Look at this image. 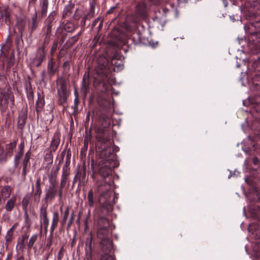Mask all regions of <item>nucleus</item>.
Wrapping results in <instances>:
<instances>
[{
  "instance_id": "f257e3e1",
  "label": "nucleus",
  "mask_w": 260,
  "mask_h": 260,
  "mask_svg": "<svg viewBox=\"0 0 260 260\" xmlns=\"http://www.w3.org/2000/svg\"><path fill=\"white\" fill-rule=\"evenodd\" d=\"M101 127L96 129V159H92L91 166L93 171L92 177L96 173L104 178L111 174L113 168L117 167L118 163L116 155L114 153V147L110 140V133L107 127L110 124L109 118L101 115L99 118Z\"/></svg>"
},
{
  "instance_id": "f03ea898",
  "label": "nucleus",
  "mask_w": 260,
  "mask_h": 260,
  "mask_svg": "<svg viewBox=\"0 0 260 260\" xmlns=\"http://www.w3.org/2000/svg\"><path fill=\"white\" fill-rule=\"evenodd\" d=\"M96 190L99 194V202L101 209L105 210L107 212L111 211L117 197L115 195L112 196L111 185L104 180L98 181Z\"/></svg>"
},
{
  "instance_id": "7ed1b4c3",
  "label": "nucleus",
  "mask_w": 260,
  "mask_h": 260,
  "mask_svg": "<svg viewBox=\"0 0 260 260\" xmlns=\"http://www.w3.org/2000/svg\"><path fill=\"white\" fill-rule=\"evenodd\" d=\"M68 83L63 78H59L56 81L57 102L59 105L64 106L70 94Z\"/></svg>"
},
{
  "instance_id": "20e7f679",
  "label": "nucleus",
  "mask_w": 260,
  "mask_h": 260,
  "mask_svg": "<svg viewBox=\"0 0 260 260\" xmlns=\"http://www.w3.org/2000/svg\"><path fill=\"white\" fill-rule=\"evenodd\" d=\"M251 114L255 117L256 120L254 121L252 123V129L254 134L260 137V103L256 104L253 106L251 110Z\"/></svg>"
},
{
  "instance_id": "39448f33",
  "label": "nucleus",
  "mask_w": 260,
  "mask_h": 260,
  "mask_svg": "<svg viewBox=\"0 0 260 260\" xmlns=\"http://www.w3.org/2000/svg\"><path fill=\"white\" fill-rule=\"evenodd\" d=\"M98 65L96 68L98 74L102 75L103 77H107L109 72L108 59L104 57L100 56L98 59Z\"/></svg>"
},
{
  "instance_id": "423d86ee",
  "label": "nucleus",
  "mask_w": 260,
  "mask_h": 260,
  "mask_svg": "<svg viewBox=\"0 0 260 260\" xmlns=\"http://www.w3.org/2000/svg\"><path fill=\"white\" fill-rule=\"evenodd\" d=\"M12 11L7 6H0V22L4 21L5 23L10 25L11 24V17Z\"/></svg>"
},
{
  "instance_id": "0eeeda50",
  "label": "nucleus",
  "mask_w": 260,
  "mask_h": 260,
  "mask_svg": "<svg viewBox=\"0 0 260 260\" xmlns=\"http://www.w3.org/2000/svg\"><path fill=\"white\" fill-rule=\"evenodd\" d=\"M17 141V139L14 140L13 141L6 144L4 148L5 155L1 158L2 161H7L8 158L13 155L14 151L16 148Z\"/></svg>"
},
{
  "instance_id": "6e6552de",
  "label": "nucleus",
  "mask_w": 260,
  "mask_h": 260,
  "mask_svg": "<svg viewBox=\"0 0 260 260\" xmlns=\"http://www.w3.org/2000/svg\"><path fill=\"white\" fill-rule=\"evenodd\" d=\"M260 41V37L258 34L256 32L251 33L248 38V46L249 48L255 53L254 49L257 47V43Z\"/></svg>"
},
{
  "instance_id": "1a4fd4ad",
  "label": "nucleus",
  "mask_w": 260,
  "mask_h": 260,
  "mask_svg": "<svg viewBox=\"0 0 260 260\" xmlns=\"http://www.w3.org/2000/svg\"><path fill=\"white\" fill-rule=\"evenodd\" d=\"M11 95V92L0 89V109L5 111L8 107V100Z\"/></svg>"
},
{
  "instance_id": "9d476101",
  "label": "nucleus",
  "mask_w": 260,
  "mask_h": 260,
  "mask_svg": "<svg viewBox=\"0 0 260 260\" xmlns=\"http://www.w3.org/2000/svg\"><path fill=\"white\" fill-rule=\"evenodd\" d=\"M27 117V109L26 107L22 108L18 116L17 121L18 128L23 130L26 123V121Z\"/></svg>"
},
{
  "instance_id": "9b49d317",
  "label": "nucleus",
  "mask_w": 260,
  "mask_h": 260,
  "mask_svg": "<svg viewBox=\"0 0 260 260\" xmlns=\"http://www.w3.org/2000/svg\"><path fill=\"white\" fill-rule=\"evenodd\" d=\"M92 236L90 233L86 238L85 240V254L86 258L87 260H91L92 258Z\"/></svg>"
},
{
  "instance_id": "f8f14e48",
  "label": "nucleus",
  "mask_w": 260,
  "mask_h": 260,
  "mask_svg": "<svg viewBox=\"0 0 260 260\" xmlns=\"http://www.w3.org/2000/svg\"><path fill=\"white\" fill-rule=\"evenodd\" d=\"M57 193V189L56 188L51 187L48 186V187L45 189V197L43 201L45 202V204H47L48 201H52Z\"/></svg>"
},
{
  "instance_id": "ddd939ff",
  "label": "nucleus",
  "mask_w": 260,
  "mask_h": 260,
  "mask_svg": "<svg viewBox=\"0 0 260 260\" xmlns=\"http://www.w3.org/2000/svg\"><path fill=\"white\" fill-rule=\"evenodd\" d=\"M250 25L258 30L260 29V15L257 12L250 13L248 16Z\"/></svg>"
},
{
  "instance_id": "4468645a",
  "label": "nucleus",
  "mask_w": 260,
  "mask_h": 260,
  "mask_svg": "<svg viewBox=\"0 0 260 260\" xmlns=\"http://www.w3.org/2000/svg\"><path fill=\"white\" fill-rule=\"evenodd\" d=\"M24 142L22 141L18 145V151L15 154L14 158V165L15 167H17L19 164V160L22 158L24 154Z\"/></svg>"
},
{
  "instance_id": "2eb2a0df",
  "label": "nucleus",
  "mask_w": 260,
  "mask_h": 260,
  "mask_svg": "<svg viewBox=\"0 0 260 260\" xmlns=\"http://www.w3.org/2000/svg\"><path fill=\"white\" fill-rule=\"evenodd\" d=\"M70 173V168H62L60 183L61 189H63L67 183H69Z\"/></svg>"
},
{
  "instance_id": "dca6fc26",
  "label": "nucleus",
  "mask_w": 260,
  "mask_h": 260,
  "mask_svg": "<svg viewBox=\"0 0 260 260\" xmlns=\"http://www.w3.org/2000/svg\"><path fill=\"white\" fill-rule=\"evenodd\" d=\"M12 191V188L9 185L5 186L0 189V205L10 196Z\"/></svg>"
},
{
  "instance_id": "f3484780",
  "label": "nucleus",
  "mask_w": 260,
  "mask_h": 260,
  "mask_svg": "<svg viewBox=\"0 0 260 260\" xmlns=\"http://www.w3.org/2000/svg\"><path fill=\"white\" fill-rule=\"evenodd\" d=\"M100 245L101 250L104 253V254H108L113 248L112 241L110 238L101 241Z\"/></svg>"
},
{
  "instance_id": "a211bd4d",
  "label": "nucleus",
  "mask_w": 260,
  "mask_h": 260,
  "mask_svg": "<svg viewBox=\"0 0 260 260\" xmlns=\"http://www.w3.org/2000/svg\"><path fill=\"white\" fill-rule=\"evenodd\" d=\"M248 231L256 239H260V226L256 223H252L249 225Z\"/></svg>"
},
{
  "instance_id": "6ab92c4d",
  "label": "nucleus",
  "mask_w": 260,
  "mask_h": 260,
  "mask_svg": "<svg viewBox=\"0 0 260 260\" xmlns=\"http://www.w3.org/2000/svg\"><path fill=\"white\" fill-rule=\"evenodd\" d=\"M26 26V19L24 17H17L16 27L19 35L22 37Z\"/></svg>"
},
{
  "instance_id": "aec40b11",
  "label": "nucleus",
  "mask_w": 260,
  "mask_h": 260,
  "mask_svg": "<svg viewBox=\"0 0 260 260\" xmlns=\"http://www.w3.org/2000/svg\"><path fill=\"white\" fill-rule=\"evenodd\" d=\"M43 30L44 32L43 35L44 37L43 46L45 47L49 43L51 37L52 28H50L49 25L48 26H45L43 28Z\"/></svg>"
},
{
  "instance_id": "412c9836",
  "label": "nucleus",
  "mask_w": 260,
  "mask_h": 260,
  "mask_svg": "<svg viewBox=\"0 0 260 260\" xmlns=\"http://www.w3.org/2000/svg\"><path fill=\"white\" fill-rule=\"evenodd\" d=\"M89 74H85L82 80L81 90L84 94L86 95L89 91Z\"/></svg>"
},
{
  "instance_id": "4be33fe9",
  "label": "nucleus",
  "mask_w": 260,
  "mask_h": 260,
  "mask_svg": "<svg viewBox=\"0 0 260 260\" xmlns=\"http://www.w3.org/2000/svg\"><path fill=\"white\" fill-rule=\"evenodd\" d=\"M97 237L101 241L109 239L108 228H98Z\"/></svg>"
},
{
  "instance_id": "5701e85b",
  "label": "nucleus",
  "mask_w": 260,
  "mask_h": 260,
  "mask_svg": "<svg viewBox=\"0 0 260 260\" xmlns=\"http://www.w3.org/2000/svg\"><path fill=\"white\" fill-rule=\"evenodd\" d=\"M59 219V213L57 211L54 212L52 214L51 224L50 229V233H51V234H53L54 230L57 228Z\"/></svg>"
},
{
  "instance_id": "b1692460",
  "label": "nucleus",
  "mask_w": 260,
  "mask_h": 260,
  "mask_svg": "<svg viewBox=\"0 0 260 260\" xmlns=\"http://www.w3.org/2000/svg\"><path fill=\"white\" fill-rule=\"evenodd\" d=\"M39 23V21L38 19L37 12L33 14L31 17V20L28 24V28L30 29V32H32L38 27Z\"/></svg>"
},
{
  "instance_id": "393cba45",
  "label": "nucleus",
  "mask_w": 260,
  "mask_h": 260,
  "mask_svg": "<svg viewBox=\"0 0 260 260\" xmlns=\"http://www.w3.org/2000/svg\"><path fill=\"white\" fill-rule=\"evenodd\" d=\"M96 4V0H90L89 10L88 13L85 16V19H90L94 17L95 14V6Z\"/></svg>"
},
{
  "instance_id": "a878e982",
  "label": "nucleus",
  "mask_w": 260,
  "mask_h": 260,
  "mask_svg": "<svg viewBox=\"0 0 260 260\" xmlns=\"http://www.w3.org/2000/svg\"><path fill=\"white\" fill-rule=\"evenodd\" d=\"M253 251L251 254L252 258H260V242H255L252 246Z\"/></svg>"
},
{
  "instance_id": "bb28decb",
  "label": "nucleus",
  "mask_w": 260,
  "mask_h": 260,
  "mask_svg": "<svg viewBox=\"0 0 260 260\" xmlns=\"http://www.w3.org/2000/svg\"><path fill=\"white\" fill-rule=\"evenodd\" d=\"M46 55L45 47L42 46L38 50L36 59L39 61L37 67H39L43 60L44 59Z\"/></svg>"
},
{
  "instance_id": "cd10ccee",
  "label": "nucleus",
  "mask_w": 260,
  "mask_h": 260,
  "mask_svg": "<svg viewBox=\"0 0 260 260\" xmlns=\"http://www.w3.org/2000/svg\"><path fill=\"white\" fill-rule=\"evenodd\" d=\"M251 88L260 91V75H255L251 79Z\"/></svg>"
},
{
  "instance_id": "c85d7f7f",
  "label": "nucleus",
  "mask_w": 260,
  "mask_h": 260,
  "mask_svg": "<svg viewBox=\"0 0 260 260\" xmlns=\"http://www.w3.org/2000/svg\"><path fill=\"white\" fill-rule=\"evenodd\" d=\"M60 143V138L58 135H54L50 146L49 150L51 152H54L57 149Z\"/></svg>"
},
{
  "instance_id": "c756f323",
  "label": "nucleus",
  "mask_w": 260,
  "mask_h": 260,
  "mask_svg": "<svg viewBox=\"0 0 260 260\" xmlns=\"http://www.w3.org/2000/svg\"><path fill=\"white\" fill-rule=\"evenodd\" d=\"M16 198L15 196H12L6 203L5 208L7 211L10 212L14 208Z\"/></svg>"
},
{
  "instance_id": "7c9ffc66",
  "label": "nucleus",
  "mask_w": 260,
  "mask_h": 260,
  "mask_svg": "<svg viewBox=\"0 0 260 260\" xmlns=\"http://www.w3.org/2000/svg\"><path fill=\"white\" fill-rule=\"evenodd\" d=\"M74 8V5L71 3L67 5L64 8L62 17L63 18L68 17L71 16L72 14V10Z\"/></svg>"
},
{
  "instance_id": "2f4dec72",
  "label": "nucleus",
  "mask_w": 260,
  "mask_h": 260,
  "mask_svg": "<svg viewBox=\"0 0 260 260\" xmlns=\"http://www.w3.org/2000/svg\"><path fill=\"white\" fill-rule=\"evenodd\" d=\"M45 104V101L43 97H41L40 94H38V101L36 102V111L40 112Z\"/></svg>"
},
{
  "instance_id": "473e14b6",
  "label": "nucleus",
  "mask_w": 260,
  "mask_h": 260,
  "mask_svg": "<svg viewBox=\"0 0 260 260\" xmlns=\"http://www.w3.org/2000/svg\"><path fill=\"white\" fill-rule=\"evenodd\" d=\"M47 207H48V204H44L41 206V207L40 209V213H39V218L40 219L48 218L47 211Z\"/></svg>"
},
{
  "instance_id": "72a5a7b5",
  "label": "nucleus",
  "mask_w": 260,
  "mask_h": 260,
  "mask_svg": "<svg viewBox=\"0 0 260 260\" xmlns=\"http://www.w3.org/2000/svg\"><path fill=\"white\" fill-rule=\"evenodd\" d=\"M49 222V218L40 219V234L42 233L43 229H44L45 232L46 233H47V232L48 231Z\"/></svg>"
},
{
  "instance_id": "f704fd0d",
  "label": "nucleus",
  "mask_w": 260,
  "mask_h": 260,
  "mask_svg": "<svg viewBox=\"0 0 260 260\" xmlns=\"http://www.w3.org/2000/svg\"><path fill=\"white\" fill-rule=\"evenodd\" d=\"M109 226L108 220L104 217H101L98 219V228H108Z\"/></svg>"
},
{
  "instance_id": "c9c22d12",
  "label": "nucleus",
  "mask_w": 260,
  "mask_h": 260,
  "mask_svg": "<svg viewBox=\"0 0 260 260\" xmlns=\"http://www.w3.org/2000/svg\"><path fill=\"white\" fill-rule=\"evenodd\" d=\"M42 17L46 15L48 7V0H41L40 3Z\"/></svg>"
},
{
  "instance_id": "e433bc0d",
  "label": "nucleus",
  "mask_w": 260,
  "mask_h": 260,
  "mask_svg": "<svg viewBox=\"0 0 260 260\" xmlns=\"http://www.w3.org/2000/svg\"><path fill=\"white\" fill-rule=\"evenodd\" d=\"M56 15V14L55 12H52L46 20V25L45 26H48L49 25L50 26V28H52L53 26V22L55 20Z\"/></svg>"
},
{
  "instance_id": "4c0bfd02",
  "label": "nucleus",
  "mask_w": 260,
  "mask_h": 260,
  "mask_svg": "<svg viewBox=\"0 0 260 260\" xmlns=\"http://www.w3.org/2000/svg\"><path fill=\"white\" fill-rule=\"evenodd\" d=\"M30 196L28 194L24 197L22 201V206L23 211L27 210V207L30 203Z\"/></svg>"
},
{
  "instance_id": "58836bf2",
  "label": "nucleus",
  "mask_w": 260,
  "mask_h": 260,
  "mask_svg": "<svg viewBox=\"0 0 260 260\" xmlns=\"http://www.w3.org/2000/svg\"><path fill=\"white\" fill-rule=\"evenodd\" d=\"M87 200L88 206L92 207L94 206V201L93 198V192L92 189H90L87 194Z\"/></svg>"
},
{
  "instance_id": "ea45409f",
  "label": "nucleus",
  "mask_w": 260,
  "mask_h": 260,
  "mask_svg": "<svg viewBox=\"0 0 260 260\" xmlns=\"http://www.w3.org/2000/svg\"><path fill=\"white\" fill-rule=\"evenodd\" d=\"M137 13L141 16H143L145 14V7L143 4H138L136 7Z\"/></svg>"
},
{
  "instance_id": "a19ab883",
  "label": "nucleus",
  "mask_w": 260,
  "mask_h": 260,
  "mask_svg": "<svg viewBox=\"0 0 260 260\" xmlns=\"http://www.w3.org/2000/svg\"><path fill=\"white\" fill-rule=\"evenodd\" d=\"M30 165H27L25 164L22 165L21 176L23 179L25 180L26 175L30 171Z\"/></svg>"
},
{
  "instance_id": "79ce46f5",
  "label": "nucleus",
  "mask_w": 260,
  "mask_h": 260,
  "mask_svg": "<svg viewBox=\"0 0 260 260\" xmlns=\"http://www.w3.org/2000/svg\"><path fill=\"white\" fill-rule=\"evenodd\" d=\"M69 207H67L63 213L62 218L61 220V224L62 226H64L67 222V219L69 215Z\"/></svg>"
},
{
  "instance_id": "37998d69",
  "label": "nucleus",
  "mask_w": 260,
  "mask_h": 260,
  "mask_svg": "<svg viewBox=\"0 0 260 260\" xmlns=\"http://www.w3.org/2000/svg\"><path fill=\"white\" fill-rule=\"evenodd\" d=\"M252 67L255 72L260 74V57H258L257 59L253 61Z\"/></svg>"
},
{
  "instance_id": "c03bdc74",
  "label": "nucleus",
  "mask_w": 260,
  "mask_h": 260,
  "mask_svg": "<svg viewBox=\"0 0 260 260\" xmlns=\"http://www.w3.org/2000/svg\"><path fill=\"white\" fill-rule=\"evenodd\" d=\"M71 152L70 149L68 150L67 154L66 155V162L64 165H63V168H70L69 166L70 165L71 162Z\"/></svg>"
},
{
  "instance_id": "a18cd8bd",
  "label": "nucleus",
  "mask_w": 260,
  "mask_h": 260,
  "mask_svg": "<svg viewBox=\"0 0 260 260\" xmlns=\"http://www.w3.org/2000/svg\"><path fill=\"white\" fill-rule=\"evenodd\" d=\"M75 28L74 25L70 22H67L64 25V30L69 32L73 31Z\"/></svg>"
},
{
  "instance_id": "49530a36",
  "label": "nucleus",
  "mask_w": 260,
  "mask_h": 260,
  "mask_svg": "<svg viewBox=\"0 0 260 260\" xmlns=\"http://www.w3.org/2000/svg\"><path fill=\"white\" fill-rule=\"evenodd\" d=\"M38 238V235L34 234L33 235L29 240V242L27 244V246L28 249H31L33 247L34 244L35 242L37 241Z\"/></svg>"
},
{
  "instance_id": "de8ad7c7",
  "label": "nucleus",
  "mask_w": 260,
  "mask_h": 260,
  "mask_svg": "<svg viewBox=\"0 0 260 260\" xmlns=\"http://www.w3.org/2000/svg\"><path fill=\"white\" fill-rule=\"evenodd\" d=\"M42 192V189H35L34 194V200L35 202L38 203L40 202Z\"/></svg>"
},
{
  "instance_id": "09e8293b",
  "label": "nucleus",
  "mask_w": 260,
  "mask_h": 260,
  "mask_svg": "<svg viewBox=\"0 0 260 260\" xmlns=\"http://www.w3.org/2000/svg\"><path fill=\"white\" fill-rule=\"evenodd\" d=\"M59 170V167L58 166H57L55 169L53 168L50 173L48 175V178H56Z\"/></svg>"
},
{
  "instance_id": "8fccbe9b",
  "label": "nucleus",
  "mask_w": 260,
  "mask_h": 260,
  "mask_svg": "<svg viewBox=\"0 0 260 260\" xmlns=\"http://www.w3.org/2000/svg\"><path fill=\"white\" fill-rule=\"evenodd\" d=\"M25 248V242L18 240L16 249L19 251H23Z\"/></svg>"
},
{
  "instance_id": "3c124183",
  "label": "nucleus",
  "mask_w": 260,
  "mask_h": 260,
  "mask_svg": "<svg viewBox=\"0 0 260 260\" xmlns=\"http://www.w3.org/2000/svg\"><path fill=\"white\" fill-rule=\"evenodd\" d=\"M100 105L104 108L108 109L110 107V103L106 99H103L99 102Z\"/></svg>"
},
{
  "instance_id": "603ef678",
  "label": "nucleus",
  "mask_w": 260,
  "mask_h": 260,
  "mask_svg": "<svg viewBox=\"0 0 260 260\" xmlns=\"http://www.w3.org/2000/svg\"><path fill=\"white\" fill-rule=\"evenodd\" d=\"M48 71L51 75H53L55 72L54 69V63L51 60L49 61L48 64Z\"/></svg>"
},
{
  "instance_id": "864d4df0",
  "label": "nucleus",
  "mask_w": 260,
  "mask_h": 260,
  "mask_svg": "<svg viewBox=\"0 0 260 260\" xmlns=\"http://www.w3.org/2000/svg\"><path fill=\"white\" fill-rule=\"evenodd\" d=\"M52 152L49 150V152H47L46 154L45 157V160L49 162V163H52L53 162V155L52 154Z\"/></svg>"
},
{
  "instance_id": "5fc2aeb1",
  "label": "nucleus",
  "mask_w": 260,
  "mask_h": 260,
  "mask_svg": "<svg viewBox=\"0 0 260 260\" xmlns=\"http://www.w3.org/2000/svg\"><path fill=\"white\" fill-rule=\"evenodd\" d=\"M13 236V233H12V229H10L5 237V239L7 243H10L11 242L12 238Z\"/></svg>"
},
{
  "instance_id": "6e6d98bb",
  "label": "nucleus",
  "mask_w": 260,
  "mask_h": 260,
  "mask_svg": "<svg viewBox=\"0 0 260 260\" xmlns=\"http://www.w3.org/2000/svg\"><path fill=\"white\" fill-rule=\"evenodd\" d=\"M52 237H53V234H51V233H50L49 236L46 239V248H49L50 247V246H51L52 243Z\"/></svg>"
},
{
  "instance_id": "4d7b16f0",
  "label": "nucleus",
  "mask_w": 260,
  "mask_h": 260,
  "mask_svg": "<svg viewBox=\"0 0 260 260\" xmlns=\"http://www.w3.org/2000/svg\"><path fill=\"white\" fill-rule=\"evenodd\" d=\"M49 178V182L50 183L49 187L56 188L57 186V180L56 178Z\"/></svg>"
},
{
  "instance_id": "13d9d810",
  "label": "nucleus",
  "mask_w": 260,
  "mask_h": 260,
  "mask_svg": "<svg viewBox=\"0 0 260 260\" xmlns=\"http://www.w3.org/2000/svg\"><path fill=\"white\" fill-rule=\"evenodd\" d=\"M58 46V41L57 40H55L52 44L51 49V55H53V54L57 50Z\"/></svg>"
},
{
  "instance_id": "bf43d9fd",
  "label": "nucleus",
  "mask_w": 260,
  "mask_h": 260,
  "mask_svg": "<svg viewBox=\"0 0 260 260\" xmlns=\"http://www.w3.org/2000/svg\"><path fill=\"white\" fill-rule=\"evenodd\" d=\"M101 260H114V257L109 254H104L102 256Z\"/></svg>"
},
{
  "instance_id": "052dcab7",
  "label": "nucleus",
  "mask_w": 260,
  "mask_h": 260,
  "mask_svg": "<svg viewBox=\"0 0 260 260\" xmlns=\"http://www.w3.org/2000/svg\"><path fill=\"white\" fill-rule=\"evenodd\" d=\"M79 35V34H78L77 35L75 36L72 37L71 38H70L68 41L70 45H73L76 42H77V41L78 40V35Z\"/></svg>"
},
{
  "instance_id": "680f3d73",
  "label": "nucleus",
  "mask_w": 260,
  "mask_h": 260,
  "mask_svg": "<svg viewBox=\"0 0 260 260\" xmlns=\"http://www.w3.org/2000/svg\"><path fill=\"white\" fill-rule=\"evenodd\" d=\"M9 99L10 100V107L11 108H12L14 106V100H15V99H14V96L13 94H12V93H11V95H10V97L9 98Z\"/></svg>"
},
{
  "instance_id": "e2e57ef3",
  "label": "nucleus",
  "mask_w": 260,
  "mask_h": 260,
  "mask_svg": "<svg viewBox=\"0 0 260 260\" xmlns=\"http://www.w3.org/2000/svg\"><path fill=\"white\" fill-rule=\"evenodd\" d=\"M35 189H42L40 179H38L35 184Z\"/></svg>"
},
{
  "instance_id": "0e129e2a",
  "label": "nucleus",
  "mask_w": 260,
  "mask_h": 260,
  "mask_svg": "<svg viewBox=\"0 0 260 260\" xmlns=\"http://www.w3.org/2000/svg\"><path fill=\"white\" fill-rule=\"evenodd\" d=\"M63 249V248L61 247V249H60L59 252H58V255H57V259H58V260H61V259L63 257V253H62Z\"/></svg>"
},
{
  "instance_id": "69168bd1",
  "label": "nucleus",
  "mask_w": 260,
  "mask_h": 260,
  "mask_svg": "<svg viewBox=\"0 0 260 260\" xmlns=\"http://www.w3.org/2000/svg\"><path fill=\"white\" fill-rule=\"evenodd\" d=\"M253 193H254L255 194L256 197L253 199H252V201H254V202L258 201L259 200V196L258 192L257 191H254Z\"/></svg>"
},
{
  "instance_id": "338daca9",
  "label": "nucleus",
  "mask_w": 260,
  "mask_h": 260,
  "mask_svg": "<svg viewBox=\"0 0 260 260\" xmlns=\"http://www.w3.org/2000/svg\"><path fill=\"white\" fill-rule=\"evenodd\" d=\"M28 238V236L27 235L24 234V235H22V236L20 238H19L18 239L25 242V241L27 240Z\"/></svg>"
},
{
  "instance_id": "774afa93",
  "label": "nucleus",
  "mask_w": 260,
  "mask_h": 260,
  "mask_svg": "<svg viewBox=\"0 0 260 260\" xmlns=\"http://www.w3.org/2000/svg\"><path fill=\"white\" fill-rule=\"evenodd\" d=\"M79 103V100L78 97L76 96V97L74 99V107L75 108H77L78 104Z\"/></svg>"
}]
</instances>
